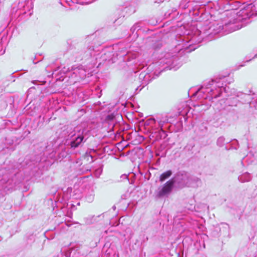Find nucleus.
<instances>
[{
    "instance_id": "1",
    "label": "nucleus",
    "mask_w": 257,
    "mask_h": 257,
    "mask_svg": "<svg viewBox=\"0 0 257 257\" xmlns=\"http://www.w3.org/2000/svg\"><path fill=\"white\" fill-rule=\"evenodd\" d=\"M251 5H249L240 10L237 13H233L230 19L223 24L214 22L209 28V35L211 36L219 34L222 31L229 33L245 27L250 22L249 19L253 15L251 12Z\"/></svg>"
},
{
    "instance_id": "2",
    "label": "nucleus",
    "mask_w": 257,
    "mask_h": 257,
    "mask_svg": "<svg viewBox=\"0 0 257 257\" xmlns=\"http://www.w3.org/2000/svg\"><path fill=\"white\" fill-rule=\"evenodd\" d=\"M227 78L225 76L212 79L206 84H204L193 95L199 100L204 99L210 102L213 98L219 97L222 92H227Z\"/></svg>"
},
{
    "instance_id": "3",
    "label": "nucleus",
    "mask_w": 257,
    "mask_h": 257,
    "mask_svg": "<svg viewBox=\"0 0 257 257\" xmlns=\"http://www.w3.org/2000/svg\"><path fill=\"white\" fill-rule=\"evenodd\" d=\"M169 122V118L167 115L158 116L157 119L150 118L144 122V128L153 135V137H154V134L158 133L157 137L158 138L165 139L167 135L164 127Z\"/></svg>"
},
{
    "instance_id": "4",
    "label": "nucleus",
    "mask_w": 257,
    "mask_h": 257,
    "mask_svg": "<svg viewBox=\"0 0 257 257\" xmlns=\"http://www.w3.org/2000/svg\"><path fill=\"white\" fill-rule=\"evenodd\" d=\"M122 44L114 45L112 46H109L104 49H101V47L98 46L100 50L97 53L96 57L93 62V67L96 66L99 67L102 63L106 61H111L113 63L115 61V57L118 56L122 53V56L125 55V53H122V50L119 51L116 53H114V50H116L120 48H122Z\"/></svg>"
},
{
    "instance_id": "5",
    "label": "nucleus",
    "mask_w": 257,
    "mask_h": 257,
    "mask_svg": "<svg viewBox=\"0 0 257 257\" xmlns=\"http://www.w3.org/2000/svg\"><path fill=\"white\" fill-rule=\"evenodd\" d=\"M89 130L85 128L76 127L73 131L70 132L67 138V145L72 149H75L84 143L87 140L86 136Z\"/></svg>"
},
{
    "instance_id": "6",
    "label": "nucleus",
    "mask_w": 257,
    "mask_h": 257,
    "mask_svg": "<svg viewBox=\"0 0 257 257\" xmlns=\"http://www.w3.org/2000/svg\"><path fill=\"white\" fill-rule=\"evenodd\" d=\"M159 66H164V68L162 71L166 69L175 70L178 69L181 65L179 62V58L176 54H173L171 53H167L164 57H161L157 62Z\"/></svg>"
},
{
    "instance_id": "7",
    "label": "nucleus",
    "mask_w": 257,
    "mask_h": 257,
    "mask_svg": "<svg viewBox=\"0 0 257 257\" xmlns=\"http://www.w3.org/2000/svg\"><path fill=\"white\" fill-rule=\"evenodd\" d=\"M100 50L98 46L94 47L92 44H89L86 47L83 48V50L81 52L80 56L77 57V58L80 59H85L89 60L90 59V62L93 65L92 61L94 60L97 53Z\"/></svg>"
},
{
    "instance_id": "8",
    "label": "nucleus",
    "mask_w": 257,
    "mask_h": 257,
    "mask_svg": "<svg viewBox=\"0 0 257 257\" xmlns=\"http://www.w3.org/2000/svg\"><path fill=\"white\" fill-rule=\"evenodd\" d=\"M61 73L66 74L69 77L75 78L76 80H75L74 82L78 81L79 78L82 79H84L86 76V71L81 67L72 68L71 71L64 67L63 70H61Z\"/></svg>"
},
{
    "instance_id": "9",
    "label": "nucleus",
    "mask_w": 257,
    "mask_h": 257,
    "mask_svg": "<svg viewBox=\"0 0 257 257\" xmlns=\"http://www.w3.org/2000/svg\"><path fill=\"white\" fill-rule=\"evenodd\" d=\"M20 165H18L17 164L16 165L12 163L9 164L8 167L0 170V174H2L3 176L2 180L3 182L6 183L8 182L13 175H16L18 173L17 169L18 168L19 170L18 166Z\"/></svg>"
},
{
    "instance_id": "10",
    "label": "nucleus",
    "mask_w": 257,
    "mask_h": 257,
    "mask_svg": "<svg viewBox=\"0 0 257 257\" xmlns=\"http://www.w3.org/2000/svg\"><path fill=\"white\" fill-rule=\"evenodd\" d=\"M189 174L186 172H179L175 176L171 179L173 183L177 187L183 188L187 186L188 184Z\"/></svg>"
},
{
    "instance_id": "11",
    "label": "nucleus",
    "mask_w": 257,
    "mask_h": 257,
    "mask_svg": "<svg viewBox=\"0 0 257 257\" xmlns=\"http://www.w3.org/2000/svg\"><path fill=\"white\" fill-rule=\"evenodd\" d=\"M174 186L172 181L169 180L158 188L156 193L157 196L159 198L168 196L171 193Z\"/></svg>"
},
{
    "instance_id": "12",
    "label": "nucleus",
    "mask_w": 257,
    "mask_h": 257,
    "mask_svg": "<svg viewBox=\"0 0 257 257\" xmlns=\"http://www.w3.org/2000/svg\"><path fill=\"white\" fill-rule=\"evenodd\" d=\"M116 122L115 115L113 113L108 114L103 121V125L104 127H107V132L113 131L114 127Z\"/></svg>"
},
{
    "instance_id": "13",
    "label": "nucleus",
    "mask_w": 257,
    "mask_h": 257,
    "mask_svg": "<svg viewBox=\"0 0 257 257\" xmlns=\"http://www.w3.org/2000/svg\"><path fill=\"white\" fill-rule=\"evenodd\" d=\"M154 78L152 74L148 73V72H142L139 77V81L141 83L142 88L141 90L145 86L147 85L149 82Z\"/></svg>"
},
{
    "instance_id": "14",
    "label": "nucleus",
    "mask_w": 257,
    "mask_h": 257,
    "mask_svg": "<svg viewBox=\"0 0 257 257\" xmlns=\"http://www.w3.org/2000/svg\"><path fill=\"white\" fill-rule=\"evenodd\" d=\"M252 95H254V93L252 92V90H249L246 93L243 92H238L237 93V97L240 98V101L244 103H250L252 97Z\"/></svg>"
},
{
    "instance_id": "15",
    "label": "nucleus",
    "mask_w": 257,
    "mask_h": 257,
    "mask_svg": "<svg viewBox=\"0 0 257 257\" xmlns=\"http://www.w3.org/2000/svg\"><path fill=\"white\" fill-rule=\"evenodd\" d=\"M188 187H197L199 186L201 183V180L199 178L195 176H191L189 175Z\"/></svg>"
},
{
    "instance_id": "16",
    "label": "nucleus",
    "mask_w": 257,
    "mask_h": 257,
    "mask_svg": "<svg viewBox=\"0 0 257 257\" xmlns=\"http://www.w3.org/2000/svg\"><path fill=\"white\" fill-rule=\"evenodd\" d=\"M238 179L240 182L244 183L250 181L251 177L249 173L245 172L239 176Z\"/></svg>"
},
{
    "instance_id": "17",
    "label": "nucleus",
    "mask_w": 257,
    "mask_h": 257,
    "mask_svg": "<svg viewBox=\"0 0 257 257\" xmlns=\"http://www.w3.org/2000/svg\"><path fill=\"white\" fill-rule=\"evenodd\" d=\"M172 175V171L171 170H168L160 175L159 180L160 182H162L168 179Z\"/></svg>"
},
{
    "instance_id": "18",
    "label": "nucleus",
    "mask_w": 257,
    "mask_h": 257,
    "mask_svg": "<svg viewBox=\"0 0 257 257\" xmlns=\"http://www.w3.org/2000/svg\"><path fill=\"white\" fill-rule=\"evenodd\" d=\"M99 217V215L95 216V215L89 216L85 218V222L87 224H91L96 222V218Z\"/></svg>"
},
{
    "instance_id": "19",
    "label": "nucleus",
    "mask_w": 257,
    "mask_h": 257,
    "mask_svg": "<svg viewBox=\"0 0 257 257\" xmlns=\"http://www.w3.org/2000/svg\"><path fill=\"white\" fill-rule=\"evenodd\" d=\"M94 191L92 190H91V191L86 195V200L88 202H92L94 199Z\"/></svg>"
},
{
    "instance_id": "20",
    "label": "nucleus",
    "mask_w": 257,
    "mask_h": 257,
    "mask_svg": "<svg viewBox=\"0 0 257 257\" xmlns=\"http://www.w3.org/2000/svg\"><path fill=\"white\" fill-rule=\"evenodd\" d=\"M249 106L251 108H254L255 110H257V97H252Z\"/></svg>"
},
{
    "instance_id": "21",
    "label": "nucleus",
    "mask_w": 257,
    "mask_h": 257,
    "mask_svg": "<svg viewBox=\"0 0 257 257\" xmlns=\"http://www.w3.org/2000/svg\"><path fill=\"white\" fill-rule=\"evenodd\" d=\"M224 141L225 138L223 137H220L217 140V145L220 147H223L224 144Z\"/></svg>"
},
{
    "instance_id": "22",
    "label": "nucleus",
    "mask_w": 257,
    "mask_h": 257,
    "mask_svg": "<svg viewBox=\"0 0 257 257\" xmlns=\"http://www.w3.org/2000/svg\"><path fill=\"white\" fill-rule=\"evenodd\" d=\"M188 0H182L180 4V7L182 9H186L189 7L188 5Z\"/></svg>"
},
{
    "instance_id": "23",
    "label": "nucleus",
    "mask_w": 257,
    "mask_h": 257,
    "mask_svg": "<svg viewBox=\"0 0 257 257\" xmlns=\"http://www.w3.org/2000/svg\"><path fill=\"white\" fill-rule=\"evenodd\" d=\"M194 144L193 143H188L184 148V149L188 151H190L192 150L194 147Z\"/></svg>"
},
{
    "instance_id": "24",
    "label": "nucleus",
    "mask_w": 257,
    "mask_h": 257,
    "mask_svg": "<svg viewBox=\"0 0 257 257\" xmlns=\"http://www.w3.org/2000/svg\"><path fill=\"white\" fill-rule=\"evenodd\" d=\"M102 172V169L101 168H98L96 169L94 172V175L96 177L98 178L99 177L100 175H101V173Z\"/></svg>"
},
{
    "instance_id": "25",
    "label": "nucleus",
    "mask_w": 257,
    "mask_h": 257,
    "mask_svg": "<svg viewBox=\"0 0 257 257\" xmlns=\"http://www.w3.org/2000/svg\"><path fill=\"white\" fill-rule=\"evenodd\" d=\"M137 27H138V25H134L131 29V31L132 33V34H134L136 31H137Z\"/></svg>"
},
{
    "instance_id": "26",
    "label": "nucleus",
    "mask_w": 257,
    "mask_h": 257,
    "mask_svg": "<svg viewBox=\"0 0 257 257\" xmlns=\"http://www.w3.org/2000/svg\"><path fill=\"white\" fill-rule=\"evenodd\" d=\"M71 252H72V250H70V249L69 248V249L66 251V252L65 253V255L66 257H70L71 255Z\"/></svg>"
},
{
    "instance_id": "27",
    "label": "nucleus",
    "mask_w": 257,
    "mask_h": 257,
    "mask_svg": "<svg viewBox=\"0 0 257 257\" xmlns=\"http://www.w3.org/2000/svg\"><path fill=\"white\" fill-rule=\"evenodd\" d=\"M135 25H138V27H137V32L136 33V34H135L134 36H136L137 37L138 35V31L141 29V26H140L139 24H138V23L136 24Z\"/></svg>"
},
{
    "instance_id": "28",
    "label": "nucleus",
    "mask_w": 257,
    "mask_h": 257,
    "mask_svg": "<svg viewBox=\"0 0 257 257\" xmlns=\"http://www.w3.org/2000/svg\"><path fill=\"white\" fill-rule=\"evenodd\" d=\"M161 47V44L160 42H158V44H157V46H154V45H153V47L155 49H158V48H159Z\"/></svg>"
},
{
    "instance_id": "29",
    "label": "nucleus",
    "mask_w": 257,
    "mask_h": 257,
    "mask_svg": "<svg viewBox=\"0 0 257 257\" xmlns=\"http://www.w3.org/2000/svg\"><path fill=\"white\" fill-rule=\"evenodd\" d=\"M157 156H160L161 157H165V153H163L162 154H160L158 153H157V154H156Z\"/></svg>"
},
{
    "instance_id": "30",
    "label": "nucleus",
    "mask_w": 257,
    "mask_h": 257,
    "mask_svg": "<svg viewBox=\"0 0 257 257\" xmlns=\"http://www.w3.org/2000/svg\"><path fill=\"white\" fill-rule=\"evenodd\" d=\"M24 163H25L27 166H28L29 167L31 166V164H30V165H29L28 163H27V159H25V162H24Z\"/></svg>"
},
{
    "instance_id": "31",
    "label": "nucleus",
    "mask_w": 257,
    "mask_h": 257,
    "mask_svg": "<svg viewBox=\"0 0 257 257\" xmlns=\"http://www.w3.org/2000/svg\"><path fill=\"white\" fill-rule=\"evenodd\" d=\"M221 224H222V225H224V227L225 228H227V229H228V225L227 224H226V223H222Z\"/></svg>"
},
{
    "instance_id": "32",
    "label": "nucleus",
    "mask_w": 257,
    "mask_h": 257,
    "mask_svg": "<svg viewBox=\"0 0 257 257\" xmlns=\"http://www.w3.org/2000/svg\"><path fill=\"white\" fill-rule=\"evenodd\" d=\"M112 208L113 209V210H115V209H116V207H115V206H114H114H112Z\"/></svg>"
},
{
    "instance_id": "33",
    "label": "nucleus",
    "mask_w": 257,
    "mask_h": 257,
    "mask_svg": "<svg viewBox=\"0 0 257 257\" xmlns=\"http://www.w3.org/2000/svg\"><path fill=\"white\" fill-rule=\"evenodd\" d=\"M123 177H124V178H126V179H127V176L125 175H124L123 176Z\"/></svg>"
},
{
    "instance_id": "34",
    "label": "nucleus",
    "mask_w": 257,
    "mask_h": 257,
    "mask_svg": "<svg viewBox=\"0 0 257 257\" xmlns=\"http://www.w3.org/2000/svg\"><path fill=\"white\" fill-rule=\"evenodd\" d=\"M257 58V54H256L252 58L254 59V58Z\"/></svg>"
},
{
    "instance_id": "35",
    "label": "nucleus",
    "mask_w": 257,
    "mask_h": 257,
    "mask_svg": "<svg viewBox=\"0 0 257 257\" xmlns=\"http://www.w3.org/2000/svg\"><path fill=\"white\" fill-rule=\"evenodd\" d=\"M57 71V70H55L54 71V72H53V74H54V73H56Z\"/></svg>"
},
{
    "instance_id": "36",
    "label": "nucleus",
    "mask_w": 257,
    "mask_h": 257,
    "mask_svg": "<svg viewBox=\"0 0 257 257\" xmlns=\"http://www.w3.org/2000/svg\"><path fill=\"white\" fill-rule=\"evenodd\" d=\"M207 106H211V104H210V103H207Z\"/></svg>"
},
{
    "instance_id": "37",
    "label": "nucleus",
    "mask_w": 257,
    "mask_h": 257,
    "mask_svg": "<svg viewBox=\"0 0 257 257\" xmlns=\"http://www.w3.org/2000/svg\"><path fill=\"white\" fill-rule=\"evenodd\" d=\"M250 60H251V59H249V60H246V62H249Z\"/></svg>"
},
{
    "instance_id": "38",
    "label": "nucleus",
    "mask_w": 257,
    "mask_h": 257,
    "mask_svg": "<svg viewBox=\"0 0 257 257\" xmlns=\"http://www.w3.org/2000/svg\"><path fill=\"white\" fill-rule=\"evenodd\" d=\"M120 19H118V20L117 21H120Z\"/></svg>"
}]
</instances>
